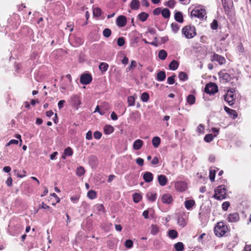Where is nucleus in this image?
I'll return each mask as SVG.
<instances>
[{
  "mask_svg": "<svg viewBox=\"0 0 251 251\" xmlns=\"http://www.w3.org/2000/svg\"><path fill=\"white\" fill-rule=\"evenodd\" d=\"M227 231V226L223 222L218 223L214 228L215 234L218 237H222Z\"/></svg>",
  "mask_w": 251,
  "mask_h": 251,
  "instance_id": "1",
  "label": "nucleus"
},
{
  "mask_svg": "<svg viewBox=\"0 0 251 251\" xmlns=\"http://www.w3.org/2000/svg\"><path fill=\"white\" fill-rule=\"evenodd\" d=\"M226 189L225 185H220L215 190L213 197L218 200H222L226 197Z\"/></svg>",
  "mask_w": 251,
  "mask_h": 251,
  "instance_id": "2",
  "label": "nucleus"
},
{
  "mask_svg": "<svg viewBox=\"0 0 251 251\" xmlns=\"http://www.w3.org/2000/svg\"><path fill=\"white\" fill-rule=\"evenodd\" d=\"M182 33L187 39H191L196 35V29L192 25H186L182 29Z\"/></svg>",
  "mask_w": 251,
  "mask_h": 251,
  "instance_id": "3",
  "label": "nucleus"
},
{
  "mask_svg": "<svg viewBox=\"0 0 251 251\" xmlns=\"http://www.w3.org/2000/svg\"><path fill=\"white\" fill-rule=\"evenodd\" d=\"M205 14V10L201 6L195 7L191 12L192 17L198 18H203Z\"/></svg>",
  "mask_w": 251,
  "mask_h": 251,
  "instance_id": "4",
  "label": "nucleus"
},
{
  "mask_svg": "<svg viewBox=\"0 0 251 251\" xmlns=\"http://www.w3.org/2000/svg\"><path fill=\"white\" fill-rule=\"evenodd\" d=\"M205 92L209 94H214L218 91V88L214 83L207 84L205 87Z\"/></svg>",
  "mask_w": 251,
  "mask_h": 251,
  "instance_id": "5",
  "label": "nucleus"
},
{
  "mask_svg": "<svg viewBox=\"0 0 251 251\" xmlns=\"http://www.w3.org/2000/svg\"><path fill=\"white\" fill-rule=\"evenodd\" d=\"M225 100L229 105H232L234 103L235 98L232 91H227L226 95L225 96Z\"/></svg>",
  "mask_w": 251,
  "mask_h": 251,
  "instance_id": "6",
  "label": "nucleus"
},
{
  "mask_svg": "<svg viewBox=\"0 0 251 251\" xmlns=\"http://www.w3.org/2000/svg\"><path fill=\"white\" fill-rule=\"evenodd\" d=\"M187 183L185 181H177L175 184V187L176 190L179 192H183L187 188Z\"/></svg>",
  "mask_w": 251,
  "mask_h": 251,
  "instance_id": "7",
  "label": "nucleus"
},
{
  "mask_svg": "<svg viewBox=\"0 0 251 251\" xmlns=\"http://www.w3.org/2000/svg\"><path fill=\"white\" fill-rule=\"evenodd\" d=\"M92 80V76L88 74H84L81 75L80 78V83L82 84H88Z\"/></svg>",
  "mask_w": 251,
  "mask_h": 251,
  "instance_id": "8",
  "label": "nucleus"
},
{
  "mask_svg": "<svg viewBox=\"0 0 251 251\" xmlns=\"http://www.w3.org/2000/svg\"><path fill=\"white\" fill-rule=\"evenodd\" d=\"M220 81L223 83H226L230 81L231 76L229 74L224 71H221L219 73Z\"/></svg>",
  "mask_w": 251,
  "mask_h": 251,
  "instance_id": "9",
  "label": "nucleus"
},
{
  "mask_svg": "<svg viewBox=\"0 0 251 251\" xmlns=\"http://www.w3.org/2000/svg\"><path fill=\"white\" fill-rule=\"evenodd\" d=\"M116 23L119 27H124L127 23L126 18L125 16L120 15L117 18Z\"/></svg>",
  "mask_w": 251,
  "mask_h": 251,
  "instance_id": "10",
  "label": "nucleus"
},
{
  "mask_svg": "<svg viewBox=\"0 0 251 251\" xmlns=\"http://www.w3.org/2000/svg\"><path fill=\"white\" fill-rule=\"evenodd\" d=\"M161 200L163 203L169 204L173 201V198L171 194H165L162 195Z\"/></svg>",
  "mask_w": 251,
  "mask_h": 251,
  "instance_id": "11",
  "label": "nucleus"
},
{
  "mask_svg": "<svg viewBox=\"0 0 251 251\" xmlns=\"http://www.w3.org/2000/svg\"><path fill=\"white\" fill-rule=\"evenodd\" d=\"M227 219L229 222L235 223L239 221L240 217L237 213H233L228 215Z\"/></svg>",
  "mask_w": 251,
  "mask_h": 251,
  "instance_id": "12",
  "label": "nucleus"
},
{
  "mask_svg": "<svg viewBox=\"0 0 251 251\" xmlns=\"http://www.w3.org/2000/svg\"><path fill=\"white\" fill-rule=\"evenodd\" d=\"M212 60L218 62L220 65H222L225 63V58L217 54H214L213 55Z\"/></svg>",
  "mask_w": 251,
  "mask_h": 251,
  "instance_id": "13",
  "label": "nucleus"
},
{
  "mask_svg": "<svg viewBox=\"0 0 251 251\" xmlns=\"http://www.w3.org/2000/svg\"><path fill=\"white\" fill-rule=\"evenodd\" d=\"M143 145V141L140 139L136 140L133 144V149L135 151L140 150Z\"/></svg>",
  "mask_w": 251,
  "mask_h": 251,
  "instance_id": "14",
  "label": "nucleus"
},
{
  "mask_svg": "<svg viewBox=\"0 0 251 251\" xmlns=\"http://www.w3.org/2000/svg\"><path fill=\"white\" fill-rule=\"evenodd\" d=\"M143 179L146 182H150L152 181L153 176L151 173L146 172L143 175Z\"/></svg>",
  "mask_w": 251,
  "mask_h": 251,
  "instance_id": "15",
  "label": "nucleus"
},
{
  "mask_svg": "<svg viewBox=\"0 0 251 251\" xmlns=\"http://www.w3.org/2000/svg\"><path fill=\"white\" fill-rule=\"evenodd\" d=\"M158 181L161 186H165L168 181L166 176L163 175H160L158 176Z\"/></svg>",
  "mask_w": 251,
  "mask_h": 251,
  "instance_id": "16",
  "label": "nucleus"
},
{
  "mask_svg": "<svg viewBox=\"0 0 251 251\" xmlns=\"http://www.w3.org/2000/svg\"><path fill=\"white\" fill-rule=\"evenodd\" d=\"M225 110L233 118L235 119L237 117V112L233 109H230L228 107L225 106L224 107Z\"/></svg>",
  "mask_w": 251,
  "mask_h": 251,
  "instance_id": "17",
  "label": "nucleus"
},
{
  "mask_svg": "<svg viewBox=\"0 0 251 251\" xmlns=\"http://www.w3.org/2000/svg\"><path fill=\"white\" fill-rule=\"evenodd\" d=\"M140 6V2L138 0H132L130 4V7L132 10H137Z\"/></svg>",
  "mask_w": 251,
  "mask_h": 251,
  "instance_id": "18",
  "label": "nucleus"
},
{
  "mask_svg": "<svg viewBox=\"0 0 251 251\" xmlns=\"http://www.w3.org/2000/svg\"><path fill=\"white\" fill-rule=\"evenodd\" d=\"M175 19L177 22L182 23L183 22V17L180 12H176L175 14Z\"/></svg>",
  "mask_w": 251,
  "mask_h": 251,
  "instance_id": "19",
  "label": "nucleus"
},
{
  "mask_svg": "<svg viewBox=\"0 0 251 251\" xmlns=\"http://www.w3.org/2000/svg\"><path fill=\"white\" fill-rule=\"evenodd\" d=\"M150 229L151 230V233L153 235L157 234L159 231V227L156 225H151L150 227Z\"/></svg>",
  "mask_w": 251,
  "mask_h": 251,
  "instance_id": "20",
  "label": "nucleus"
},
{
  "mask_svg": "<svg viewBox=\"0 0 251 251\" xmlns=\"http://www.w3.org/2000/svg\"><path fill=\"white\" fill-rule=\"evenodd\" d=\"M160 142L161 140L159 137L155 136L153 137L152 139V143L154 148H158L160 144Z\"/></svg>",
  "mask_w": 251,
  "mask_h": 251,
  "instance_id": "21",
  "label": "nucleus"
},
{
  "mask_svg": "<svg viewBox=\"0 0 251 251\" xmlns=\"http://www.w3.org/2000/svg\"><path fill=\"white\" fill-rule=\"evenodd\" d=\"M166 78V74L164 71H160L157 74V79L159 81H162Z\"/></svg>",
  "mask_w": 251,
  "mask_h": 251,
  "instance_id": "22",
  "label": "nucleus"
},
{
  "mask_svg": "<svg viewBox=\"0 0 251 251\" xmlns=\"http://www.w3.org/2000/svg\"><path fill=\"white\" fill-rule=\"evenodd\" d=\"M195 202L193 200H189L185 201V206L187 209H190L194 205Z\"/></svg>",
  "mask_w": 251,
  "mask_h": 251,
  "instance_id": "23",
  "label": "nucleus"
},
{
  "mask_svg": "<svg viewBox=\"0 0 251 251\" xmlns=\"http://www.w3.org/2000/svg\"><path fill=\"white\" fill-rule=\"evenodd\" d=\"M186 101L190 105H192L195 102V97L193 95H189L186 98Z\"/></svg>",
  "mask_w": 251,
  "mask_h": 251,
  "instance_id": "24",
  "label": "nucleus"
},
{
  "mask_svg": "<svg viewBox=\"0 0 251 251\" xmlns=\"http://www.w3.org/2000/svg\"><path fill=\"white\" fill-rule=\"evenodd\" d=\"M114 131V128L110 125H106L104 127V131L106 134H110Z\"/></svg>",
  "mask_w": 251,
  "mask_h": 251,
  "instance_id": "25",
  "label": "nucleus"
},
{
  "mask_svg": "<svg viewBox=\"0 0 251 251\" xmlns=\"http://www.w3.org/2000/svg\"><path fill=\"white\" fill-rule=\"evenodd\" d=\"M178 77L181 81H186L188 78L187 74L183 72H181L179 73Z\"/></svg>",
  "mask_w": 251,
  "mask_h": 251,
  "instance_id": "26",
  "label": "nucleus"
},
{
  "mask_svg": "<svg viewBox=\"0 0 251 251\" xmlns=\"http://www.w3.org/2000/svg\"><path fill=\"white\" fill-rule=\"evenodd\" d=\"M85 172L84 168L82 166H79L77 168L76 170V174L78 176H82Z\"/></svg>",
  "mask_w": 251,
  "mask_h": 251,
  "instance_id": "27",
  "label": "nucleus"
},
{
  "mask_svg": "<svg viewBox=\"0 0 251 251\" xmlns=\"http://www.w3.org/2000/svg\"><path fill=\"white\" fill-rule=\"evenodd\" d=\"M178 67V63L176 60H173L169 64V68L172 70H176Z\"/></svg>",
  "mask_w": 251,
  "mask_h": 251,
  "instance_id": "28",
  "label": "nucleus"
},
{
  "mask_svg": "<svg viewBox=\"0 0 251 251\" xmlns=\"http://www.w3.org/2000/svg\"><path fill=\"white\" fill-rule=\"evenodd\" d=\"M71 100L72 101H73L74 104L76 106H78L81 104L80 100H79V98L76 95L72 96V97L71 98Z\"/></svg>",
  "mask_w": 251,
  "mask_h": 251,
  "instance_id": "29",
  "label": "nucleus"
},
{
  "mask_svg": "<svg viewBox=\"0 0 251 251\" xmlns=\"http://www.w3.org/2000/svg\"><path fill=\"white\" fill-rule=\"evenodd\" d=\"M99 67L101 72H104L107 70L108 65L106 63L102 62L100 63Z\"/></svg>",
  "mask_w": 251,
  "mask_h": 251,
  "instance_id": "30",
  "label": "nucleus"
},
{
  "mask_svg": "<svg viewBox=\"0 0 251 251\" xmlns=\"http://www.w3.org/2000/svg\"><path fill=\"white\" fill-rule=\"evenodd\" d=\"M167 55V52L163 50H160L158 52V57L161 60H164Z\"/></svg>",
  "mask_w": 251,
  "mask_h": 251,
  "instance_id": "31",
  "label": "nucleus"
},
{
  "mask_svg": "<svg viewBox=\"0 0 251 251\" xmlns=\"http://www.w3.org/2000/svg\"><path fill=\"white\" fill-rule=\"evenodd\" d=\"M168 235L172 239H175L177 237V232L176 230L172 229L168 231Z\"/></svg>",
  "mask_w": 251,
  "mask_h": 251,
  "instance_id": "32",
  "label": "nucleus"
},
{
  "mask_svg": "<svg viewBox=\"0 0 251 251\" xmlns=\"http://www.w3.org/2000/svg\"><path fill=\"white\" fill-rule=\"evenodd\" d=\"M147 197L149 201H154L156 198V194L155 193H148L147 194Z\"/></svg>",
  "mask_w": 251,
  "mask_h": 251,
  "instance_id": "33",
  "label": "nucleus"
},
{
  "mask_svg": "<svg viewBox=\"0 0 251 251\" xmlns=\"http://www.w3.org/2000/svg\"><path fill=\"white\" fill-rule=\"evenodd\" d=\"M148 16V14L145 12H142L138 15L139 19L142 22L145 21L147 19Z\"/></svg>",
  "mask_w": 251,
  "mask_h": 251,
  "instance_id": "34",
  "label": "nucleus"
},
{
  "mask_svg": "<svg viewBox=\"0 0 251 251\" xmlns=\"http://www.w3.org/2000/svg\"><path fill=\"white\" fill-rule=\"evenodd\" d=\"M175 248L176 251H181L184 249V246L182 242H178L175 245Z\"/></svg>",
  "mask_w": 251,
  "mask_h": 251,
  "instance_id": "35",
  "label": "nucleus"
},
{
  "mask_svg": "<svg viewBox=\"0 0 251 251\" xmlns=\"http://www.w3.org/2000/svg\"><path fill=\"white\" fill-rule=\"evenodd\" d=\"M180 26L176 23H172L171 24V28L174 33H176L178 32Z\"/></svg>",
  "mask_w": 251,
  "mask_h": 251,
  "instance_id": "36",
  "label": "nucleus"
},
{
  "mask_svg": "<svg viewBox=\"0 0 251 251\" xmlns=\"http://www.w3.org/2000/svg\"><path fill=\"white\" fill-rule=\"evenodd\" d=\"M96 196V192L94 190H90L87 193L88 197L91 200L95 199Z\"/></svg>",
  "mask_w": 251,
  "mask_h": 251,
  "instance_id": "37",
  "label": "nucleus"
},
{
  "mask_svg": "<svg viewBox=\"0 0 251 251\" xmlns=\"http://www.w3.org/2000/svg\"><path fill=\"white\" fill-rule=\"evenodd\" d=\"M204 126L202 124H200L197 127L196 131L199 134H203L204 132Z\"/></svg>",
  "mask_w": 251,
  "mask_h": 251,
  "instance_id": "38",
  "label": "nucleus"
},
{
  "mask_svg": "<svg viewBox=\"0 0 251 251\" xmlns=\"http://www.w3.org/2000/svg\"><path fill=\"white\" fill-rule=\"evenodd\" d=\"M149 95L146 92L142 93L141 96V99L143 102H147L149 100Z\"/></svg>",
  "mask_w": 251,
  "mask_h": 251,
  "instance_id": "39",
  "label": "nucleus"
},
{
  "mask_svg": "<svg viewBox=\"0 0 251 251\" xmlns=\"http://www.w3.org/2000/svg\"><path fill=\"white\" fill-rule=\"evenodd\" d=\"M101 10L99 7H96L93 9L94 16L99 17L101 15Z\"/></svg>",
  "mask_w": 251,
  "mask_h": 251,
  "instance_id": "40",
  "label": "nucleus"
},
{
  "mask_svg": "<svg viewBox=\"0 0 251 251\" xmlns=\"http://www.w3.org/2000/svg\"><path fill=\"white\" fill-rule=\"evenodd\" d=\"M214 137V136L212 134H208L205 136L204 140L207 143H209L213 140Z\"/></svg>",
  "mask_w": 251,
  "mask_h": 251,
  "instance_id": "41",
  "label": "nucleus"
},
{
  "mask_svg": "<svg viewBox=\"0 0 251 251\" xmlns=\"http://www.w3.org/2000/svg\"><path fill=\"white\" fill-rule=\"evenodd\" d=\"M142 196L140 194L135 193L133 195V201L137 203L141 199Z\"/></svg>",
  "mask_w": 251,
  "mask_h": 251,
  "instance_id": "42",
  "label": "nucleus"
},
{
  "mask_svg": "<svg viewBox=\"0 0 251 251\" xmlns=\"http://www.w3.org/2000/svg\"><path fill=\"white\" fill-rule=\"evenodd\" d=\"M162 16L165 18H168L170 16V12L169 9L167 8L164 9L161 12Z\"/></svg>",
  "mask_w": 251,
  "mask_h": 251,
  "instance_id": "43",
  "label": "nucleus"
},
{
  "mask_svg": "<svg viewBox=\"0 0 251 251\" xmlns=\"http://www.w3.org/2000/svg\"><path fill=\"white\" fill-rule=\"evenodd\" d=\"M73 151L72 149L70 147H68L64 151V154L66 156H72L73 155Z\"/></svg>",
  "mask_w": 251,
  "mask_h": 251,
  "instance_id": "44",
  "label": "nucleus"
},
{
  "mask_svg": "<svg viewBox=\"0 0 251 251\" xmlns=\"http://www.w3.org/2000/svg\"><path fill=\"white\" fill-rule=\"evenodd\" d=\"M133 241L131 240H126L125 243V247L127 249L131 248L133 246Z\"/></svg>",
  "mask_w": 251,
  "mask_h": 251,
  "instance_id": "45",
  "label": "nucleus"
},
{
  "mask_svg": "<svg viewBox=\"0 0 251 251\" xmlns=\"http://www.w3.org/2000/svg\"><path fill=\"white\" fill-rule=\"evenodd\" d=\"M111 34V31L109 28H105L103 31V35L106 38L110 37Z\"/></svg>",
  "mask_w": 251,
  "mask_h": 251,
  "instance_id": "46",
  "label": "nucleus"
},
{
  "mask_svg": "<svg viewBox=\"0 0 251 251\" xmlns=\"http://www.w3.org/2000/svg\"><path fill=\"white\" fill-rule=\"evenodd\" d=\"M127 102L129 106H133L135 103V98L133 96H129L127 98Z\"/></svg>",
  "mask_w": 251,
  "mask_h": 251,
  "instance_id": "47",
  "label": "nucleus"
},
{
  "mask_svg": "<svg viewBox=\"0 0 251 251\" xmlns=\"http://www.w3.org/2000/svg\"><path fill=\"white\" fill-rule=\"evenodd\" d=\"M215 171L211 170L209 172V178L212 182H213L215 180Z\"/></svg>",
  "mask_w": 251,
  "mask_h": 251,
  "instance_id": "48",
  "label": "nucleus"
},
{
  "mask_svg": "<svg viewBox=\"0 0 251 251\" xmlns=\"http://www.w3.org/2000/svg\"><path fill=\"white\" fill-rule=\"evenodd\" d=\"M96 210L100 212H103L104 210V206L101 204H97L95 205Z\"/></svg>",
  "mask_w": 251,
  "mask_h": 251,
  "instance_id": "49",
  "label": "nucleus"
},
{
  "mask_svg": "<svg viewBox=\"0 0 251 251\" xmlns=\"http://www.w3.org/2000/svg\"><path fill=\"white\" fill-rule=\"evenodd\" d=\"M137 66V62L135 61L132 60L129 66L126 68L127 71H129L131 69L134 68Z\"/></svg>",
  "mask_w": 251,
  "mask_h": 251,
  "instance_id": "50",
  "label": "nucleus"
},
{
  "mask_svg": "<svg viewBox=\"0 0 251 251\" xmlns=\"http://www.w3.org/2000/svg\"><path fill=\"white\" fill-rule=\"evenodd\" d=\"M125 43V39L123 37H120L117 40V44L119 46L122 47Z\"/></svg>",
  "mask_w": 251,
  "mask_h": 251,
  "instance_id": "51",
  "label": "nucleus"
},
{
  "mask_svg": "<svg viewBox=\"0 0 251 251\" xmlns=\"http://www.w3.org/2000/svg\"><path fill=\"white\" fill-rule=\"evenodd\" d=\"M176 77L175 75H173L171 76H170L167 79L168 83L169 84H173L175 83V77Z\"/></svg>",
  "mask_w": 251,
  "mask_h": 251,
  "instance_id": "52",
  "label": "nucleus"
},
{
  "mask_svg": "<svg viewBox=\"0 0 251 251\" xmlns=\"http://www.w3.org/2000/svg\"><path fill=\"white\" fill-rule=\"evenodd\" d=\"M178 224L182 226H184L186 225L185 221L183 218H179L177 220Z\"/></svg>",
  "mask_w": 251,
  "mask_h": 251,
  "instance_id": "53",
  "label": "nucleus"
},
{
  "mask_svg": "<svg viewBox=\"0 0 251 251\" xmlns=\"http://www.w3.org/2000/svg\"><path fill=\"white\" fill-rule=\"evenodd\" d=\"M211 28L212 29H216L218 27V22L216 20L213 21L212 23L211 24Z\"/></svg>",
  "mask_w": 251,
  "mask_h": 251,
  "instance_id": "54",
  "label": "nucleus"
},
{
  "mask_svg": "<svg viewBox=\"0 0 251 251\" xmlns=\"http://www.w3.org/2000/svg\"><path fill=\"white\" fill-rule=\"evenodd\" d=\"M175 5V1L174 0H170L167 3V5L171 8H174Z\"/></svg>",
  "mask_w": 251,
  "mask_h": 251,
  "instance_id": "55",
  "label": "nucleus"
},
{
  "mask_svg": "<svg viewBox=\"0 0 251 251\" xmlns=\"http://www.w3.org/2000/svg\"><path fill=\"white\" fill-rule=\"evenodd\" d=\"M229 205L230 204L229 202L225 201L222 204V208L224 211H226L227 210Z\"/></svg>",
  "mask_w": 251,
  "mask_h": 251,
  "instance_id": "56",
  "label": "nucleus"
},
{
  "mask_svg": "<svg viewBox=\"0 0 251 251\" xmlns=\"http://www.w3.org/2000/svg\"><path fill=\"white\" fill-rule=\"evenodd\" d=\"M101 133L99 131H95L94 133V137L96 139H100L101 137Z\"/></svg>",
  "mask_w": 251,
  "mask_h": 251,
  "instance_id": "57",
  "label": "nucleus"
},
{
  "mask_svg": "<svg viewBox=\"0 0 251 251\" xmlns=\"http://www.w3.org/2000/svg\"><path fill=\"white\" fill-rule=\"evenodd\" d=\"M136 162L139 165L142 166L144 164V160L141 158H138L136 160Z\"/></svg>",
  "mask_w": 251,
  "mask_h": 251,
  "instance_id": "58",
  "label": "nucleus"
},
{
  "mask_svg": "<svg viewBox=\"0 0 251 251\" xmlns=\"http://www.w3.org/2000/svg\"><path fill=\"white\" fill-rule=\"evenodd\" d=\"M18 141L17 140L12 139L8 143H7L6 146H10L11 144L17 145L18 144Z\"/></svg>",
  "mask_w": 251,
  "mask_h": 251,
  "instance_id": "59",
  "label": "nucleus"
},
{
  "mask_svg": "<svg viewBox=\"0 0 251 251\" xmlns=\"http://www.w3.org/2000/svg\"><path fill=\"white\" fill-rule=\"evenodd\" d=\"M86 139L89 140L92 139V132L90 130L87 132L86 135Z\"/></svg>",
  "mask_w": 251,
  "mask_h": 251,
  "instance_id": "60",
  "label": "nucleus"
},
{
  "mask_svg": "<svg viewBox=\"0 0 251 251\" xmlns=\"http://www.w3.org/2000/svg\"><path fill=\"white\" fill-rule=\"evenodd\" d=\"M65 103V101L64 100H61L59 101L58 103V106L59 109H61L63 107Z\"/></svg>",
  "mask_w": 251,
  "mask_h": 251,
  "instance_id": "61",
  "label": "nucleus"
},
{
  "mask_svg": "<svg viewBox=\"0 0 251 251\" xmlns=\"http://www.w3.org/2000/svg\"><path fill=\"white\" fill-rule=\"evenodd\" d=\"M158 162H159V160H158V157L156 156H155L153 158V159L151 162V163L152 165H156L158 163Z\"/></svg>",
  "mask_w": 251,
  "mask_h": 251,
  "instance_id": "62",
  "label": "nucleus"
},
{
  "mask_svg": "<svg viewBox=\"0 0 251 251\" xmlns=\"http://www.w3.org/2000/svg\"><path fill=\"white\" fill-rule=\"evenodd\" d=\"M71 200L73 202L76 203L79 200V197L77 196H73L71 198Z\"/></svg>",
  "mask_w": 251,
  "mask_h": 251,
  "instance_id": "63",
  "label": "nucleus"
},
{
  "mask_svg": "<svg viewBox=\"0 0 251 251\" xmlns=\"http://www.w3.org/2000/svg\"><path fill=\"white\" fill-rule=\"evenodd\" d=\"M6 183L8 186H11L12 185V179L11 178V177H9V178H7L6 181Z\"/></svg>",
  "mask_w": 251,
  "mask_h": 251,
  "instance_id": "64",
  "label": "nucleus"
}]
</instances>
